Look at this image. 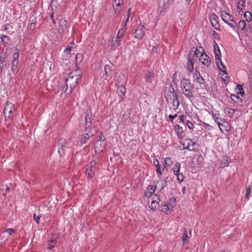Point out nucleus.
Wrapping results in <instances>:
<instances>
[{"instance_id": "obj_47", "label": "nucleus", "mask_w": 252, "mask_h": 252, "mask_svg": "<svg viewBox=\"0 0 252 252\" xmlns=\"http://www.w3.org/2000/svg\"><path fill=\"white\" fill-rule=\"evenodd\" d=\"M188 238V232L187 230L185 229L184 231L183 237H182V240L183 241V243H185V241H187V239Z\"/></svg>"}, {"instance_id": "obj_40", "label": "nucleus", "mask_w": 252, "mask_h": 252, "mask_svg": "<svg viewBox=\"0 0 252 252\" xmlns=\"http://www.w3.org/2000/svg\"><path fill=\"white\" fill-rule=\"evenodd\" d=\"M175 175L177 177V180L179 182L181 183L184 180V176L182 173H178V174H176Z\"/></svg>"}, {"instance_id": "obj_2", "label": "nucleus", "mask_w": 252, "mask_h": 252, "mask_svg": "<svg viewBox=\"0 0 252 252\" xmlns=\"http://www.w3.org/2000/svg\"><path fill=\"white\" fill-rule=\"evenodd\" d=\"M181 85L184 94L189 97H192V86L190 80L187 79H183L181 81Z\"/></svg>"}, {"instance_id": "obj_19", "label": "nucleus", "mask_w": 252, "mask_h": 252, "mask_svg": "<svg viewBox=\"0 0 252 252\" xmlns=\"http://www.w3.org/2000/svg\"><path fill=\"white\" fill-rule=\"evenodd\" d=\"M217 16L215 14H213L210 17L211 22L212 26L216 29L219 30L218 28L219 24L218 22L217 21Z\"/></svg>"}, {"instance_id": "obj_5", "label": "nucleus", "mask_w": 252, "mask_h": 252, "mask_svg": "<svg viewBox=\"0 0 252 252\" xmlns=\"http://www.w3.org/2000/svg\"><path fill=\"white\" fill-rule=\"evenodd\" d=\"M164 93L165 98L168 103H170V101H173V100L178 96L172 86H169V87L166 88Z\"/></svg>"}, {"instance_id": "obj_30", "label": "nucleus", "mask_w": 252, "mask_h": 252, "mask_svg": "<svg viewBox=\"0 0 252 252\" xmlns=\"http://www.w3.org/2000/svg\"><path fill=\"white\" fill-rule=\"evenodd\" d=\"M112 71L111 67L109 65H106L104 66V72L106 77H108Z\"/></svg>"}, {"instance_id": "obj_7", "label": "nucleus", "mask_w": 252, "mask_h": 252, "mask_svg": "<svg viewBox=\"0 0 252 252\" xmlns=\"http://www.w3.org/2000/svg\"><path fill=\"white\" fill-rule=\"evenodd\" d=\"M96 167V162L94 160L91 161L88 167L86 168L85 174L89 179H92L94 175Z\"/></svg>"}, {"instance_id": "obj_36", "label": "nucleus", "mask_w": 252, "mask_h": 252, "mask_svg": "<svg viewBox=\"0 0 252 252\" xmlns=\"http://www.w3.org/2000/svg\"><path fill=\"white\" fill-rule=\"evenodd\" d=\"M246 26V22L244 20L240 21L238 24H237V26H238L239 28L241 30H243L245 28Z\"/></svg>"}, {"instance_id": "obj_22", "label": "nucleus", "mask_w": 252, "mask_h": 252, "mask_svg": "<svg viewBox=\"0 0 252 252\" xmlns=\"http://www.w3.org/2000/svg\"><path fill=\"white\" fill-rule=\"evenodd\" d=\"M121 39V38H118V37L117 36L115 39L112 41L111 47L115 49L118 47L120 45Z\"/></svg>"}, {"instance_id": "obj_59", "label": "nucleus", "mask_w": 252, "mask_h": 252, "mask_svg": "<svg viewBox=\"0 0 252 252\" xmlns=\"http://www.w3.org/2000/svg\"><path fill=\"white\" fill-rule=\"evenodd\" d=\"M168 206L170 207V211H171L172 210V209L174 207V204H172L171 203H167Z\"/></svg>"}, {"instance_id": "obj_6", "label": "nucleus", "mask_w": 252, "mask_h": 252, "mask_svg": "<svg viewBox=\"0 0 252 252\" xmlns=\"http://www.w3.org/2000/svg\"><path fill=\"white\" fill-rule=\"evenodd\" d=\"M15 111L14 105L11 102H7L3 110L5 119H9L13 116V113Z\"/></svg>"}, {"instance_id": "obj_28", "label": "nucleus", "mask_w": 252, "mask_h": 252, "mask_svg": "<svg viewBox=\"0 0 252 252\" xmlns=\"http://www.w3.org/2000/svg\"><path fill=\"white\" fill-rule=\"evenodd\" d=\"M173 161L171 158L169 157H167L165 158L164 164L163 165V169L165 168L166 166H170L172 164Z\"/></svg>"}, {"instance_id": "obj_12", "label": "nucleus", "mask_w": 252, "mask_h": 252, "mask_svg": "<svg viewBox=\"0 0 252 252\" xmlns=\"http://www.w3.org/2000/svg\"><path fill=\"white\" fill-rule=\"evenodd\" d=\"M199 61L204 65L208 66L211 63V60L209 56L204 52L199 58Z\"/></svg>"}, {"instance_id": "obj_20", "label": "nucleus", "mask_w": 252, "mask_h": 252, "mask_svg": "<svg viewBox=\"0 0 252 252\" xmlns=\"http://www.w3.org/2000/svg\"><path fill=\"white\" fill-rule=\"evenodd\" d=\"M161 210L166 213V214H170L171 211L170 210V207L168 206L167 203L164 202L160 206Z\"/></svg>"}, {"instance_id": "obj_41", "label": "nucleus", "mask_w": 252, "mask_h": 252, "mask_svg": "<svg viewBox=\"0 0 252 252\" xmlns=\"http://www.w3.org/2000/svg\"><path fill=\"white\" fill-rule=\"evenodd\" d=\"M228 165V161L226 159H223L221 160V162L220 164V167H224L227 166Z\"/></svg>"}, {"instance_id": "obj_35", "label": "nucleus", "mask_w": 252, "mask_h": 252, "mask_svg": "<svg viewBox=\"0 0 252 252\" xmlns=\"http://www.w3.org/2000/svg\"><path fill=\"white\" fill-rule=\"evenodd\" d=\"M154 78V74L151 71H149L146 76V80L148 82L152 83Z\"/></svg>"}, {"instance_id": "obj_17", "label": "nucleus", "mask_w": 252, "mask_h": 252, "mask_svg": "<svg viewBox=\"0 0 252 252\" xmlns=\"http://www.w3.org/2000/svg\"><path fill=\"white\" fill-rule=\"evenodd\" d=\"M106 142L103 141L102 143H100V141H96L95 144V151H98L99 152H102L105 147Z\"/></svg>"}, {"instance_id": "obj_43", "label": "nucleus", "mask_w": 252, "mask_h": 252, "mask_svg": "<svg viewBox=\"0 0 252 252\" xmlns=\"http://www.w3.org/2000/svg\"><path fill=\"white\" fill-rule=\"evenodd\" d=\"M96 141H100V143H102V142L103 141H105V138L102 132H100L99 133L98 139Z\"/></svg>"}, {"instance_id": "obj_31", "label": "nucleus", "mask_w": 252, "mask_h": 252, "mask_svg": "<svg viewBox=\"0 0 252 252\" xmlns=\"http://www.w3.org/2000/svg\"><path fill=\"white\" fill-rule=\"evenodd\" d=\"M126 30V28L125 27H122L121 29L119 30L117 35V36L118 37V38H122Z\"/></svg>"}, {"instance_id": "obj_18", "label": "nucleus", "mask_w": 252, "mask_h": 252, "mask_svg": "<svg viewBox=\"0 0 252 252\" xmlns=\"http://www.w3.org/2000/svg\"><path fill=\"white\" fill-rule=\"evenodd\" d=\"M154 164L156 167V171L159 178L161 176V167L160 166L158 160L157 159H154L153 160Z\"/></svg>"}, {"instance_id": "obj_46", "label": "nucleus", "mask_w": 252, "mask_h": 252, "mask_svg": "<svg viewBox=\"0 0 252 252\" xmlns=\"http://www.w3.org/2000/svg\"><path fill=\"white\" fill-rule=\"evenodd\" d=\"M175 121H176V123H184V117L183 116H181V115L180 116H178L177 115V118H176L175 119Z\"/></svg>"}, {"instance_id": "obj_10", "label": "nucleus", "mask_w": 252, "mask_h": 252, "mask_svg": "<svg viewBox=\"0 0 252 252\" xmlns=\"http://www.w3.org/2000/svg\"><path fill=\"white\" fill-rule=\"evenodd\" d=\"M67 29V25L66 21L61 18L60 19L58 26L57 27V31L59 34H62Z\"/></svg>"}, {"instance_id": "obj_53", "label": "nucleus", "mask_w": 252, "mask_h": 252, "mask_svg": "<svg viewBox=\"0 0 252 252\" xmlns=\"http://www.w3.org/2000/svg\"><path fill=\"white\" fill-rule=\"evenodd\" d=\"M203 52H201L200 50L198 49H196V50L195 51L194 54L198 58H199L200 55L202 54Z\"/></svg>"}, {"instance_id": "obj_60", "label": "nucleus", "mask_w": 252, "mask_h": 252, "mask_svg": "<svg viewBox=\"0 0 252 252\" xmlns=\"http://www.w3.org/2000/svg\"><path fill=\"white\" fill-rule=\"evenodd\" d=\"M182 193L184 195L186 193V188L185 187L182 188Z\"/></svg>"}, {"instance_id": "obj_32", "label": "nucleus", "mask_w": 252, "mask_h": 252, "mask_svg": "<svg viewBox=\"0 0 252 252\" xmlns=\"http://www.w3.org/2000/svg\"><path fill=\"white\" fill-rule=\"evenodd\" d=\"M56 241L55 239H53L52 238L49 242L47 249L48 250L52 249L53 247H54L55 245L56 244Z\"/></svg>"}, {"instance_id": "obj_44", "label": "nucleus", "mask_w": 252, "mask_h": 252, "mask_svg": "<svg viewBox=\"0 0 252 252\" xmlns=\"http://www.w3.org/2000/svg\"><path fill=\"white\" fill-rule=\"evenodd\" d=\"M245 2L243 0H241L238 2V8L240 10H242V9L245 6Z\"/></svg>"}, {"instance_id": "obj_42", "label": "nucleus", "mask_w": 252, "mask_h": 252, "mask_svg": "<svg viewBox=\"0 0 252 252\" xmlns=\"http://www.w3.org/2000/svg\"><path fill=\"white\" fill-rule=\"evenodd\" d=\"M228 113H229V114H233L235 112H237V114L236 115H239L240 114V112L236 109H230V108H228Z\"/></svg>"}, {"instance_id": "obj_38", "label": "nucleus", "mask_w": 252, "mask_h": 252, "mask_svg": "<svg viewBox=\"0 0 252 252\" xmlns=\"http://www.w3.org/2000/svg\"><path fill=\"white\" fill-rule=\"evenodd\" d=\"M18 61L13 60L12 63L11 71L14 73L17 69Z\"/></svg>"}, {"instance_id": "obj_25", "label": "nucleus", "mask_w": 252, "mask_h": 252, "mask_svg": "<svg viewBox=\"0 0 252 252\" xmlns=\"http://www.w3.org/2000/svg\"><path fill=\"white\" fill-rule=\"evenodd\" d=\"M220 131L225 135L228 134L232 127H218Z\"/></svg>"}, {"instance_id": "obj_51", "label": "nucleus", "mask_w": 252, "mask_h": 252, "mask_svg": "<svg viewBox=\"0 0 252 252\" xmlns=\"http://www.w3.org/2000/svg\"><path fill=\"white\" fill-rule=\"evenodd\" d=\"M40 218V216H36V214H33V219H34V221H35V222H36L37 223H39V221Z\"/></svg>"}, {"instance_id": "obj_3", "label": "nucleus", "mask_w": 252, "mask_h": 252, "mask_svg": "<svg viewBox=\"0 0 252 252\" xmlns=\"http://www.w3.org/2000/svg\"><path fill=\"white\" fill-rule=\"evenodd\" d=\"M220 15L223 21L233 29L237 27V23L232 16L225 11H222Z\"/></svg>"}, {"instance_id": "obj_64", "label": "nucleus", "mask_w": 252, "mask_h": 252, "mask_svg": "<svg viewBox=\"0 0 252 252\" xmlns=\"http://www.w3.org/2000/svg\"><path fill=\"white\" fill-rule=\"evenodd\" d=\"M126 23H127V22H126V21L125 22V21H123V23H122V27H125V28H126Z\"/></svg>"}, {"instance_id": "obj_26", "label": "nucleus", "mask_w": 252, "mask_h": 252, "mask_svg": "<svg viewBox=\"0 0 252 252\" xmlns=\"http://www.w3.org/2000/svg\"><path fill=\"white\" fill-rule=\"evenodd\" d=\"M93 135H94V133H85L84 137L81 140V143L83 144L86 143L87 142L88 139L90 138V137H92Z\"/></svg>"}, {"instance_id": "obj_11", "label": "nucleus", "mask_w": 252, "mask_h": 252, "mask_svg": "<svg viewBox=\"0 0 252 252\" xmlns=\"http://www.w3.org/2000/svg\"><path fill=\"white\" fill-rule=\"evenodd\" d=\"M145 35V27L143 25H139L135 30L134 36L136 38L141 39Z\"/></svg>"}, {"instance_id": "obj_24", "label": "nucleus", "mask_w": 252, "mask_h": 252, "mask_svg": "<svg viewBox=\"0 0 252 252\" xmlns=\"http://www.w3.org/2000/svg\"><path fill=\"white\" fill-rule=\"evenodd\" d=\"M180 163L178 162H176V163L175 164L173 167L172 168V170L173 171L174 175H175L176 174H178V173L180 172Z\"/></svg>"}, {"instance_id": "obj_37", "label": "nucleus", "mask_w": 252, "mask_h": 252, "mask_svg": "<svg viewBox=\"0 0 252 252\" xmlns=\"http://www.w3.org/2000/svg\"><path fill=\"white\" fill-rule=\"evenodd\" d=\"M244 17L246 18L247 22H250L252 19V16L250 12H245L244 14Z\"/></svg>"}, {"instance_id": "obj_62", "label": "nucleus", "mask_w": 252, "mask_h": 252, "mask_svg": "<svg viewBox=\"0 0 252 252\" xmlns=\"http://www.w3.org/2000/svg\"><path fill=\"white\" fill-rule=\"evenodd\" d=\"M237 88H238V89L239 90H240V93H241V94H242L241 90H243L242 86H241L240 85H237Z\"/></svg>"}, {"instance_id": "obj_34", "label": "nucleus", "mask_w": 252, "mask_h": 252, "mask_svg": "<svg viewBox=\"0 0 252 252\" xmlns=\"http://www.w3.org/2000/svg\"><path fill=\"white\" fill-rule=\"evenodd\" d=\"M170 103H172L173 104V108L176 109L179 105L180 102L178 99V96L173 100V101H170Z\"/></svg>"}, {"instance_id": "obj_39", "label": "nucleus", "mask_w": 252, "mask_h": 252, "mask_svg": "<svg viewBox=\"0 0 252 252\" xmlns=\"http://www.w3.org/2000/svg\"><path fill=\"white\" fill-rule=\"evenodd\" d=\"M231 99L236 103H239L241 100L240 97L235 94H231L230 96Z\"/></svg>"}, {"instance_id": "obj_27", "label": "nucleus", "mask_w": 252, "mask_h": 252, "mask_svg": "<svg viewBox=\"0 0 252 252\" xmlns=\"http://www.w3.org/2000/svg\"><path fill=\"white\" fill-rule=\"evenodd\" d=\"M195 142H193L191 140L189 139V142L187 145V147H184V149H186L189 150V151L194 150L193 147L195 145Z\"/></svg>"}, {"instance_id": "obj_13", "label": "nucleus", "mask_w": 252, "mask_h": 252, "mask_svg": "<svg viewBox=\"0 0 252 252\" xmlns=\"http://www.w3.org/2000/svg\"><path fill=\"white\" fill-rule=\"evenodd\" d=\"M203 160V157L201 155L198 154L193 157L192 160V163L194 166H199L202 162Z\"/></svg>"}, {"instance_id": "obj_61", "label": "nucleus", "mask_w": 252, "mask_h": 252, "mask_svg": "<svg viewBox=\"0 0 252 252\" xmlns=\"http://www.w3.org/2000/svg\"><path fill=\"white\" fill-rule=\"evenodd\" d=\"M56 2H57L56 0H52L51 4V7H53V6L55 5V4L56 3Z\"/></svg>"}, {"instance_id": "obj_8", "label": "nucleus", "mask_w": 252, "mask_h": 252, "mask_svg": "<svg viewBox=\"0 0 252 252\" xmlns=\"http://www.w3.org/2000/svg\"><path fill=\"white\" fill-rule=\"evenodd\" d=\"M194 78L195 81L198 84L197 86V88H203L205 87V81L197 70L196 71L194 74Z\"/></svg>"}, {"instance_id": "obj_4", "label": "nucleus", "mask_w": 252, "mask_h": 252, "mask_svg": "<svg viewBox=\"0 0 252 252\" xmlns=\"http://www.w3.org/2000/svg\"><path fill=\"white\" fill-rule=\"evenodd\" d=\"M214 52H215V56H216V59L219 60V61H217L216 62V64H217L218 67H219V68L220 69V70H221L222 72L224 73V74H223L222 75H225L226 76L225 77H226V76H227V74L226 71L222 70V69H225V67L224 66V65L223 64L220 58V57L221 56V53H220V50L219 49V47L216 42H215V44H214Z\"/></svg>"}, {"instance_id": "obj_21", "label": "nucleus", "mask_w": 252, "mask_h": 252, "mask_svg": "<svg viewBox=\"0 0 252 252\" xmlns=\"http://www.w3.org/2000/svg\"><path fill=\"white\" fill-rule=\"evenodd\" d=\"M117 92L119 96L123 98L125 96L126 89L123 85L119 86L117 89Z\"/></svg>"}, {"instance_id": "obj_58", "label": "nucleus", "mask_w": 252, "mask_h": 252, "mask_svg": "<svg viewBox=\"0 0 252 252\" xmlns=\"http://www.w3.org/2000/svg\"><path fill=\"white\" fill-rule=\"evenodd\" d=\"M130 9L128 10L127 11V15H126V22H127L129 19V18L130 17Z\"/></svg>"}, {"instance_id": "obj_50", "label": "nucleus", "mask_w": 252, "mask_h": 252, "mask_svg": "<svg viewBox=\"0 0 252 252\" xmlns=\"http://www.w3.org/2000/svg\"><path fill=\"white\" fill-rule=\"evenodd\" d=\"M93 130H94V127H86L85 128V131H88L87 133H91L93 132H92Z\"/></svg>"}, {"instance_id": "obj_54", "label": "nucleus", "mask_w": 252, "mask_h": 252, "mask_svg": "<svg viewBox=\"0 0 252 252\" xmlns=\"http://www.w3.org/2000/svg\"><path fill=\"white\" fill-rule=\"evenodd\" d=\"M170 0H161L160 1V3H159V5H162V6L163 7H164V6L167 3H168V2Z\"/></svg>"}, {"instance_id": "obj_14", "label": "nucleus", "mask_w": 252, "mask_h": 252, "mask_svg": "<svg viewBox=\"0 0 252 252\" xmlns=\"http://www.w3.org/2000/svg\"><path fill=\"white\" fill-rule=\"evenodd\" d=\"M193 56V55H191V54H189L188 56L187 69L189 72H192L193 69L194 63L192 59Z\"/></svg>"}, {"instance_id": "obj_16", "label": "nucleus", "mask_w": 252, "mask_h": 252, "mask_svg": "<svg viewBox=\"0 0 252 252\" xmlns=\"http://www.w3.org/2000/svg\"><path fill=\"white\" fill-rule=\"evenodd\" d=\"M175 131L179 138L182 139L186 137L185 131L182 127H175Z\"/></svg>"}, {"instance_id": "obj_29", "label": "nucleus", "mask_w": 252, "mask_h": 252, "mask_svg": "<svg viewBox=\"0 0 252 252\" xmlns=\"http://www.w3.org/2000/svg\"><path fill=\"white\" fill-rule=\"evenodd\" d=\"M158 206H159V203L156 201H153L149 207L153 211H155Z\"/></svg>"}, {"instance_id": "obj_49", "label": "nucleus", "mask_w": 252, "mask_h": 252, "mask_svg": "<svg viewBox=\"0 0 252 252\" xmlns=\"http://www.w3.org/2000/svg\"><path fill=\"white\" fill-rule=\"evenodd\" d=\"M7 232L9 234L11 235L15 232V230L12 228H6L4 230L3 232Z\"/></svg>"}, {"instance_id": "obj_63", "label": "nucleus", "mask_w": 252, "mask_h": 252, "mask_svg": "<svg viewBox=\"0 0 252 252\" xmlns=\"http://www.w3.org/2000/svg\"><path fill=\"white\" fill-rule=\"evenodd\" d=\"M58 87H59V91H61L62 92L63 91V90H64V87H63L62 86H60V85L58 86Z\"/></svg>"}, {"instance_id": "obj_9", "label": "nucleus", "mask_w": 252, "mask_h": 252, "mask_svg": "<svg viewBox=\"0 0 252 252\" xmlns=\"http://www.w3.org/2000/svg\"><path fill=\"white\" fill-rule=\"evenodd\" d=\"M66 141L65 139L60 138L58 141V152L61 156H63L65 154V149Z\"/></svg>"}, {"instance_id": "obj_57", "label": "nucleus", "mask_w": 252, "mask_h": 252, "mask_svg": "<svg viewBox=\"0 0 252 252\" xmlns=\"http://www.w3.org/2000/svg\"><path fill=\"white\" fill-rule=\"evenodd\" d=\"M18 57H19V54L18 53H15L14 55H13V59L14 60H16V61H17V59H18Z\"/></svg>"}, {"instance_id": "obj_23", "label": "nucleus", "mask_w": 252, "mask_h": 252, "mask_svg": "<svg viewBox=\"0 0 252 252\" xmlns=\"http://www.w3.org/2000/svg\"><path fill=\"white\" fill-rule=\"evenodd\" d=\"M91 118H92V113L91 112V110L87 111V112L86 113V117H85V122L86 125L92 124L91 122Z\"/></svg>"}, {"instance_id": "obj_56", "label": "nucleus", "mask_w": 252, "mask_h": 252, "mask_svg": "<svg viewBox=\"0 0 252 252\" xmlns=\"http://www.w3.org/2000/svg\"><path fill=\"white\" fill-rule=\"evenodd\" d=\"M71 51V47H67L64 50V52L67 54H69Z\"/></svg>"}, {"instance_id": "obj_45", "label": "nucleus", "mask_w": 252, "mask_h": 252, "mask_svg": "<svg viewBox=\"0 0 252 252\" xmlns=\"http://www.w3.org/2000/svg\"><path fill=\"white\" fill-rule=\"evenodd\" d=\"M5 57L4 56L0 57V73L2 71V64L4 61Z\"/></svg>"}, {"instance_id": "obj_55", "label": "nucleus", "mask_w": 252, "mask_h": 252, "mask_svg": "<svg viewBox=\"0 0 252 252\" xmlns=\"http://www.w3.org/2000/svg\"><path fill=\"white\" fill-rule=\"evenodd\" d=\"M169 118L170 121L173 122V120H175V119L176 118H177V114H176L174 115H170L169 116Z\"/></svg>"}, {"instance_id": "obj_15", "label": "nucleus", "mask_w": 252, "mask_h": 252, "mask_svg": "<svg viewBox=\"0 0 252 252\" xmlns=\"http://www.w3.org/2000/svg\"><path fill=\"white\" fill-rule=\"evenodd\" d=\"M156 186H149L144 192V196L146 197H150L152 194H154L156 190Z\"/></svg>"}, {"instance_id": "obj_52", "label": "nucleus", "mask_w": 252, "mask_h": 252, "mask_svg": "<svg viewBox=\"0 0 252 252\" xmlns=\"http://www.w3.org/2000/svg\"><path fill=\"white\" fill-rule=\"evenodd\" d=\"M35 27V22H32L29 27V28L31 30H33Z\"/></svg>"}, {"instance_id": "obj_1", "label": "nucleus", "mask_w": 252, "mask_h": 252, "mask_svg": "<svg viewBox=\"0 0 252 252\" xmlns=\"http://www.w3.org/2000/svg\"><path fill=\"white\" fill-rule=\"evenodd\" d=\"M80 77L79 75H72V73H70L68 78L65 80L66 88L64 93L66 94H70L72 89L77 86Z\"/></svg>"}, {"instance_id": "obj_33", "label": "nucleus", "mask_w": 252, "mask_h": 252, "mask_svg": "<svg viewBox=\"0 0 252 252\" xmlns=\"http://www.w3.org/2000/svg\"><path fill=\"white\" fill-rule=\"evenodd\" d=\"M123 3V0H113V7L115 12H116L117 9L115 8V5L116 6H120Z\"/></svg>"}, {"instance_id": "obj_48", "label": "nucleus", "mask_w": 252, "mask_h": 252, "mask_svg": "<svg viewBox=\"0 0 252 252\" xmlns=\"http://www.w3.org/2000/svg\"><path fill=\"white\" fill-rule=\"evenodd\" d=\"M251 187L249 188H247L246 189V195H245V197L248 200L249 199V195L251 194Z\"/></svg>"}]
</instances>
